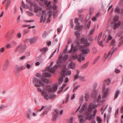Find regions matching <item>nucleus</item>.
<instances>
[{"label": "nucleus", "mask_w": 123, "mask_h": 123, "mask_svg": "<svg viewBox=\"0 0 123 123\" xmlns=\"http://www.w3.org/2000/svg\"><path fill=\"white\" fill-rule=\"evenodd\" d=\"M111 82V80L109 79H108L104 81L102 87V98H105L108 97V93L110 89L108 88L105 89V86L106 85H110Z\"/></svg>", "instance_id": "nucleus-1"}, {"label": "nucleus", "mask_w": 123, "mask_h": 123, "mask_svg": "<svg viewBox=\"0 0 123 123\" xmlns=\"http://www.w3.org/2000/svg\"><path fill=\"white\" fill-rule=\"evenodd\" d=\"M89 47L82 46L80 45L79 42L77 41V50L79 49L82 53L86 54H88L90 51Z\"/></svg>", "instance_id": "nucleus-2"}, {"label": "nucleus", "mask_w": 123, "mask_h": 123, "mask_svg": "<svg viewBox=\"0 0 123 123\" xmlns=\"http://www.w3.org/2000/svg\"><path fill=\"white\" fill-rule=\"evenodd\" d=\"M26 48L27 46L25 44H23L21 43L16 48L15 52H16L19 50L20 53H23L26 50Z\"/></svg>", "instance_id": "nucleus-3"}, {"label": "nucleus", "mask_w": 123, "mask_h": 123, "mask_svg": "<svg viewBox=\"0 0 123 123\" xmlns=\"http://www.w3.org/2000/svg\"><path fill=\"white\" fill-rule=\"evenodd\" d=\"M88 41L87 39H86L85 38L82 37L81 38L80 42L81 44H84L82 46H86V47H89L90 45V43H88Z\"/></svg>", "instance_id": "nucleus-4"}, {"label": "nucleus", "mask_w": 123, "mask_h": 123, "mask_svg": "<svg viewBox=\"0 0 123 123\" xmlns=\"http://www.w3.org/2000/svg\"><path fill=\"white\" fill-rule=\"evenodd\" d=\"M61 74L62 76H64L70 75L71 72L70 71L67 70H66L65 69H63L62 70Z\"/></svg>", "instance_id": "nucleus-5"}, {"label": "nucleus", "mask_w": 123, "mask_h": 123, "mask_svg": "<svg viewBox=\"0 0 123 123\" xmlns=\"http://www.w3.org/2000/svg\"><path fill=\"white\" fill-rule=\"evenodd\" d=\"M93 117L92 115L90 112H85V119L86 120H90L93 119Z\"/></svg>", "instance_id": "nucleus-6"}, {"label": "nucleus", "mask_w": 123, "mask_h": 123, "mask_svg": "<svg viewBox=\"0 0 123 123\" xmlns=\"http://www.w3.org/2000/svg\"><path fill=\"white\" fill-rule=\"evenodd\" d=\"M37 89L38 92H42V95L47 100L48 99V98H47L48 96V94L46 92L44 91H42V89L40 88H37Z\"/></svg>", "instance_id": "nucleus-7"}, {"label": "nucleus", "mask_w": 123, "mask_h": 123, "mask_svg": "<svg viewBox=\"0 0 123 123\" xmlns=\"http://www.w3.org/2000/svg\"><path fill=\"white\" fill-rule=\"evenodd\" d=\"M53 88H48L47 90L48 92H55L56 91L57 89L58 85L57 84H55L53 87Z\"/></svg>", "instance_id": "nucleus-8"}, {"label": "nucleus", "mask_w": 123, "mask_h": 123, "mask_svg": "<svg viewBox=\"0 0 123 123\" xmlns=\"http://www.w3.org/2000/svg\"><path fill=\"white\" fill-rule=\"evenodd\" d=\"M42 14L40 19V23H41L43 22V23H44L45 22V21L46 20V17L47 15L45 16L44 18L43 17V16L46 13V11L45 10H43L42 12Z\"/></svg>", "instance_id": "nucleus-9"}, {"label": "nucleus", "mask_w": 123, "mask_h": 123, "mask_svg": "<svg viewBox=\"0 0 123 123\" xmlns=\"http://www.w3.org/2000/svg\"><path fill=\"white\" fill-rule=\"evenodd\" d=\"M55 113H54L53 115L52 120L53 121H55L56 120L58 116L59 111L57 109H55Z\"/></svg>", "instance_id": "nucleus-10"}, {"label": "nucleus", "mask_w": 123, "mask_h": 123, "mask_svg": "<svg viewBox=\"0 0 123 123\" xmlns=\"http://www.w3.org/2000/svg\"><path fill=\"white\" fill-rule=\"evenodd\" d=\"M11 2V0H4L2 2V4L4 3H6L5 6V9H7L8 8Z\"/></svg>", "instance_id": "nucleus-11"}, {"label": "nucleus", "mask_w": 123, "mask_h": 123, "mask_svg": "<svg viewBox=\"0 0 123 123\" xmlns=\"http://www.w3.org/2000/svg\"><path fill=\"white\" fill-rule=\"evenodd\" d=\"M9 66L8 60H6L4 64L3 70H6Z\"/></svg>", "instance_id": "nucleus-12"}, {"label": "nucleus", "mask_w": 123, "mask_h": 123, "mask_svg": "<svg viewBox=\"0 0 123 123\" xmlns=\"http://www.w3.org/2000/svg\"><path fill=\"white\" fill-rule=\"evenodd\" d=\"M62 55L59 56L56 61V63L58 64L59 66L61 65L62 63L64 62L62 61Z\"/></svg>", "instance_id": "nucleus-13"}, {"label": "nucleus", "mask_w": 123, "mask_h": 123, "mask_svg": "<svg viewBox=\"0 0 123 123\" xmlns=\"http://www.w3.org/2000/svg\"><path fill=\"white\" fill-rule=\"evenodd\" d=\"M97 107V105H93L92 106V105L90 104L88 107L87 111H86V112L91 113L92 109L96 108Z\"/></svg>", "instance_id": "nucleus-14"}, {"label": "nucleus", "mask_w": 123, "mask_h": 123, "mask_svg": "<svg viewBox=\"0 0 123 123\" xmlns=\"http://www.w3.org/2000/svg\"><path fill=\"white\" fill-rule=\"evenodd\" d=\"M80 24H77V31H80L82 29L83 27V25L79 26ZM80 36V33L77 32V38H79Z\"/></svg>", "instance_id": "nucleus-15"}, {"label": "nucleus", "mask_w": 123, "mask_h": 123, "mask_svg": "<svg viewBox=\"0 0 123 123\" xmlns=\"http://www.w3.org/2000/svg\"><path fill=\"white\" fill-rule=\"evenodd\" d=\"M44 3L45 5L47 7L49 6V7H48V9L49 10L51 9L52 8V6H49L51 4V2L50 1H49L48 2L47 0H44Z\"/></svg>", "instance_id": "nucleus-16"}, {"label": "nucleus", "mask_w": 123, "mask_h": 123, "mask_svg": "<svg viewBox=\"0 0 123 123\" xmlns=\"http://www.w3.org/2000/svg\"><path fill=\"white\" fill-rule=\"evenodd\" d=\"M121 24H111L110 26L114 30H115L120 26Z\"/></svg>", "instance_id": "nucleus-17"}, {"label": "nucleus", "mask_w": 123, "mask_h": 123, "mask_svg": "<svg viewBox=\"0 0 123 123\" xmlns=\"http://www.w3.org/2000/svg\"><path fill=\"white\" fill-rule=\"evenodd\" d=\"M77 46V45H75V47L74 49V46L73 44H72L71 45V47L70 50L68 51V53H70L71 52H75L76 50H77V48H76V47Z\"/></svg>", "instance_id": "nucleus-18"}, {"label": "nucleus", "mask_w": 123, "mask_h": 123, "mask_svg": "<svg viewBox=\"0 0 123 123\" xmlns=\"http://www.w3.org/2000/svg\"><path fill=\"white\" fill-rule=\"evenodd\" d=\"M40 80H38V78L36 77H34L32 80V82L34 86L36 87V86H35L36 84H38V83L39 81Z\"/></svg>", "instance_id": "nucleus-19"}, {"label": "nucleus", "mask_w": 123, "mask_h": 123, "mask_svg": "<svg viewBox=\"0 0 123 123\" xmlns=\"http://www.w3.org/2000/svg\"><path fill=\"white\" fill-rule=\"evenodd\" d=\"M79 58L78 59L79 62L83 61L85 59L84 55L83 54H81L79 55Z\"/></svg>", "instance_id": "nucleus-20"}, {"label": "nucleus", "mask_w": 123, "mask_h": 123, "mask_svg": "<svg viewBox=\"0 0 123 123\" xmlns=\"http://www.w3.org/2000/svg\"><path fill=\"white\" fill-rule=\"evenodd\" d=\"M14 69L16 71V74L17 76H18L19 75L20 70L19 67L18 65H16L14 67Z\"/></svg>", "instance_id": "nucleus-21"}, {"label": "nucleus", "mask_w": 123, "mask_h": 123, "mask_svg": "<svg viewBox=\"0 0 123 123\" xmlns=\"http://www.w3.org/2000/svg\"><path fill=\"white\" fill-rule=\"evenodd\" d=\"M68 63V65L72 69H74L75 68V65L74 63L71 60Z\"/></svg>", "instance_id": "nucleus-22"}, {"label": "nucleus", "mask_w": 123, "mask_h": 123, "mask_svg": "<svg viewBox=\"0 0 123 123\" xmlns=\"http://www.w3.org/2000/svg\"><path fill=\"white\" fill-rule=\"evenodd\" d=\"M38 83L39 84H36L35 86H36V88L38 87H40L41 86L43 87L44 86L45 84L42 81L40 80L39 81Z\"/></svg>", "instance_id": "nucleus-23"}, {"label": "nucleus", "mask_w": 123, "mask_h": 123, "mask_svg": "<svg viewBox=\"0 0 123 123\" xmlns=\"http://www.w3.org/2000/svg\"><path fill=\"white\" fill-rule=\"evenodd\" d=\"M51 75V73L49 72L43 73L42 74V76L43 77H50Z\"/></svg>", "instance_id": "nucleus-24"}, {"label": "nucleus", "mask_w": 123, "mask_h": 123, "mask_svg": "<svg viewBox=\"0 0 123 123\" xmlns=\"http://www.w3.org/2000/svg\"><path fill=\"white\" fill-rule=\"evenodd\" d=\"M46 68L49 71L53 73L55 72L56 70V68H54V67L51 68L49 66H48Z\"/></svg>", "instance_id": "nucleus-25"}, {"label": "nucleus", "mask_w": 123, "mask_h": 123, "mask_svg": "<svg viewBox=\"0 0 123 123\" xmlns=\"http://www.w3.org/2000/svg\"><path fill=\"white\" fill-rule=\"evenodd\" d=\"M116 49H115L114 47H113L112 49V50L111 51H110L109 53L107 55V57H109L110 58L111 57V55L112 54L114 51L116 50Z\"/></svg>", "instance_id": "nucleus-26"}, {"label": "nucleus", "mask_w": 123, "mask_h": 123, "mask_svg": "<svg viewBox=\"0 0 123 123\" xmlns=\"http://www.w3.org/2000/svg\"><path fill=\"white\" fill-rule=\"evenodd\" d=\"M87 105L86 103H85L82 106L81 109L79 111L80 113L84 111L85 110L87 107Z\"/></svg>", "instance_id": "nucleus-27"}, {"label": "nucleus", "mask_w": 123, "mask_h": 123, "mask_svg": "<svg viewBox=\"0 0 123 123\" xmlns=\"http://www.w3.org/2000/svg\"><path fill=\"white\" fill-rule=\"evenodd\" d=\"M97 95V92L96 90H93V91L91 94L92 97L94 98V99H95Z\"/></svg>", "instance_id": "nucleus-28"}, {"label": "nucleus", "mask_w": 123, "mask_h": 123, "mask_svg": "<svg viewBox=\"0 0 123 123\" xmlns=\"http://www.w3.org/2000/svg\"><path fill=\"white\" fill-rule=\"evenodd\" d=\"M80 71L77 70V79H79L81 81H83L84 80V77L81 76L79 75L78 74L79 73Z\"/></svg>", "instance_id": "nucleus-29"}, {"label": "nucleus", "mask_w": 123, "mask_h": 123, "mask_svg": "<svg viewBox=\"0 0 123 123\" xmlns=\"http://www.w3.org/2000/svg\"><path fill=\"white\" fill-rule=\"evenodd\" d=\"M30 43L31 44L34 43L36 41V38L34 37L33 38H30L29 39Z\"/></svg>", "instance_id": "nucleus-30"}, {"label": "nucleus", "mask_w": 123, "mask_h": 123, "mask_svg": "<svg viewBox=\"0 0 123 123\" xmlns=\"http://www.w3.org/2000/svg\"><path fill=\"white\" fill-rule=\"evenodd\" d=\"M88 62H86V63L84 65H82L80 67V69L82 70L86 68L88 66Z\"/></svg>", "instance_id": "nucleus-31"}, {"label": "nucleus", "mask_w": 123, "mask_h": 123, "mask_svg": "<svg viewBox=\"0 0 123 123\" xmlns=\"http://www.w3.org/2000/svg\"><path fill=\"white\" fill-rule=\"evenodd\" d=\"M99 15V12H98L97 13L96 15L95 16L93 17L92 19V21H95L97 20V18L98 17Z\"/></svg>", "instance_id": "nucleus-32"}, {"label": "nucleus", "mask_w": 123, "mask_h": 123, "mask_svg": "<svg viewBox=\"0 0 123 123\" xmlns=\"http://www.w3.org/2000/svg\"><path fill=\"white\" fill-rule=\"evenodd\" d=\"M68 54H66L64 55L63 57L62 56V60L63 61L65 62L68 58Z\"/></svg>", "instance_id": "nucleus-33"}, {"label": "nucleus", "mask_w": 123, "mask_h": 123, "mask_svg": "<svg viewBox=\"0 0 123 123\" xmlns=\"http://www.w3.org/2000/svg\"><path fill=\"white\" fill-rule=\"evenodd\" d=\"M41 9L42 8L38 6L37 5V6H36L34 8V12L36 13L37 12Z\"/></svg>", "instance_id": "nucleus-34"}, {"label": "nucleus", "mask_w": 123, "mask_h": 123, "mask_svg": "<svg viewBox=\"0 0 123 123\" xmlns=\"http://www.w3.org/2000/svg\"><path fill=\"white\" fill-rule=\"evenodd\" d=\"M41 80H42L45 83L48 84L49 82V80L47 79L44 78H42Z\"/></svg>", "instance_id": "nucleus-35"}, {"label": "nucleus", "mask_w": 123, "mask_h": 123, "mask_svg": "<svg viewBox=\"0 0 123 123\" xmlns=\"http://www.w3.org/2000/svg\"><path fill=\"white\" fill-rule=\"evenodd\" d=\"M120 93V91L118 90H117L115 92V98H117L118 96V95Z\"/></svg>", "instance_id": "nucleus-36"}, {"label": "nucleus", "mask_w": 123, "mask_h": 123, "mask_svg": "<svg viewBox=\"0 0 123 123\" xmlns=\"http://www.w3.org/2000/svg\"><path fill=\"white\" fill-rule=\"evenodd\" d=\"M48 49L47 47H45L40 49V51L41 52H43L44 51L46 52L48 50Z\"/></svg>", "instance_id": "nucleus-37"}, {"label": "nucleus", "mask_w": 123, "mask_h": 123, "mask_svg": "<svg viewBox=\"0 0 123 123\" xmlns=\"http://www.w3.org/2000/svg\"><path fill=\"white\" fill-rule=\"evenodd\" d=\"M119 17L117 16H115L114 17V21L116 22L119 19Z\"/></svg>", "instance_id": "nucleus-38"}, {"label": "nucleus", "mask_w": 123, "mask_h": 123, "mask_svg": "<svg viewBox=\"0 0 123 123\" xmlns=\"http://www.w3.org/2000/svg\"><path fill=\"white\" fill-rule=\"evenodd\" d=\"M58 15V12L56 11H54L53 12V15L54 16V18H56Z\"/></svg>", "instance_id": "nucleus-39"}, {"label": "nucleus", "mask_w": 123, "mask_h": 123, "mask_svg": "<svg viewBox=\"0 0 123 123\" xmlns=\"http://www.w3.org/2000/svg\"><path fill=\"white\" fill-rule=\"evenodd\" d=\"M52 16L51 13H49L48 14V18H47V22H49L50 21V19L51 17Z\"/></svg>", "instance_id": "nucleus-40"}, {"label": "nucleus", "mask_w": 123, "mask_h": 123, "mask_svg": "<svg viewBox=\"0 0 123 123\" xmlns=\"http://www.w3.org/2000/svg\"><path fill=\"white\" fill-rule=\"evenodd\" d=\"M114 11L115 12H117L119 14L120 12L119 8V7L116 8Z\"/></svg>", "instance_id": "nucleus-41"}, {"label": "nucleus", "mask_w": 123, "mask_h": 123, "mask_svg": "<svg viewBox=\"0 0 123 123\" xmlns=\"http://www.w3.org/2000/svg\"><path fill=\"white\" fill-rule=\"evenodd\" d=\"M100 57V56H99L97 57L95 59V60L94 61L93 63V64L94 65L98 61V60L99 58Z\"/></svg>", "instance_id": "nucleus-42"}, {"label": "nucleus", "mask_w": 123, "mask_h": 123, "mask_svg": "<svg viewBox=\"0 0 123 123\" xmlns=\"http://www.w3.org/2000/svg\"><path fill=\"white\" fill-rule=\"evenodd\" d=\"M91 15L89 13L87 15L85 18V20L86 21H87L88 20L91 16Z\"/></svg>", "instance_id": "nucleus-43"}, {"label": "nucleus", "mask_w": 123, "mask_h": 123, "mask_svg": "<svg viewBox=\"0 0 123 123\" xmlns=\"http://www.w3.org/2000/svg\"><path fill=\"white\" fill-rule=\"evenodd\" d=\"M89 98V94L88 93H86L85 94V100L87 101Z\"/></svg>", "instance_id": "nucleus-44"}, {"label": "nucleus", "mask_w": 123, "mask_h": 123, "mask_svg": "<svg viewBox=\"0 0 123 123\" xmlns=\"http://www.w3.org/2000/svg\"><path fill=\"white\" fill-rule=\"evenodd\" d=\"M101 98V96L99 94V96H98V97L97 98V100L96 99V98L95 99H94V100H95L96 101V102L97 103H98L99 101L100 100Z\"/></svg>", "instance_id": "nucleus-45"}, {"label": "nucleus", "mask_w": 123, "mask_h": 123, "mask_svg": "<svg viewBox=\"0 0 123 123\" xmlns=\"http://www.w3.org/2000/svg\"><path fill=\"white\" fill-rule=\"evenodd\" d=\"M94 10V8L92 7H90L89 9V13L92 14V12H93Z\"/></svg>", "instance_id": "nucleus-46"}, {"label": "nucleus", "mask_w": 123, "mask_h": 123, "mask_svg": "<svg viewBox=\"0 0 123 123\" xmlns=\"http://www.w3.org/2000/svg\"><path fill=\"white\" fill-rule=\"evenodd\" d=\"M102 34V32H101L99 34L98 38V39L97 40L98 42L99 41L101 37Z\"/></svg>", "instance_id": "nucleus-47"}, {"label": "nucleus", "mask_w": 123, "mask_h": 123, "mask_svg": "<svg viewBox=\"0 0 123 123\" xmlns=\"http://www.w3.org/2000/svg\"><path fill=\"white\" fill-rule=\"evenodd\" d=\"M95 30V27H93L89 31V34H91L94 32Z\"/></svg>", "instance_id": "nucleus-48"}, {"label": "nucleus", "mask_w": 123, "mask_h": 123, "mask_svg": "<svg viewBox=\"0 0 123 123\" xmlns=\"http://www.w3.org/2000/svg\"><path fill=\"white\" fill-rule=\"evenodd\" d=\"M63 81V78L61 77H60L59 79V83L60 84L62 83Z\"/></svg>", "instance_id": "nucleus-49"}, {"label": "nucleus", "mask_w": 123, "mask_h": 123, "mask_svg": "<svg viewBox=\"0 0 123 123\" xmlns=\"http://www.w3.org/2000/svg\"><path fill=\"white\" fill-rule=\"evenodd\" d=\"M98 84L97 83H95L94 84L93 86V90H95V89L96 88Z\"/></svg>", "instance_id": "nucleus-50"}, {"label": "nucleus", "mask_w": 123, "mask_h": 123, "mask_svg": "<svg viewBox=\"0 0 123 123\" xmlns=\"http://www.w3.org/2000/svg\"><path fill=\"white\" fill-rule=\"evenodd\" d=\"M47 33L46 31H45L43 34L42 35V37L43 38H45L47 36Z\"/></svg>", "instance_id": "nucleus-51"}, {"label": "nucleus", "mask_w": 123, "mask_h": 123, "mask_svg": "<svg viewBox=\"0 0 123 123\" xmlns=\"http://www.w3.org/2000/svg\"><path fill=\"white\" fill-rule=\"evenodd\" d=\"M5 50V49L4 47H2L0 49V52L1 53H3Z\"/></svg>", "instance_id": "nucleus-52"}, {"label": "nucleus", "mask_w": 123, "mask_h": 123, "mask_svg": "<svg viewBox=\"0 0 123 123\" xmlns=\"http://www.w3.org/2000/svg\"><path fill=\"white\" fill-rule=\"evenodd\" d=\"M34 20H24V21L26 23H29V22H34Z\"/></svg>", "instance_id": "nucleus-53"}, {"label": "nucleus", "mask_w": 123, "mask_h": 123, "mask_svg": "<svg viewBox=\"0 0 123 123\" xmlns=\"http://www.w3.org/2000/svg\"><path fill=\"white\" fill-rule=\"evenodd\" d=\"M115 40L114 39H113L110 45L113 46L115 43Z\"/></svg>", "instance_id": "nucleus-54"}, {"label": "nucleus", "mask_w": 123, "mask_h": 123, "mask_svg": "<svg viewBox=\"0 0 123 123\" xmlns=\"http://www.w3.org/2000/svg\"><path fill=\"white\" fill-rule=\"evenodd\" d=\"M97 111L96 109L95 110L93 111V113L92 115L93 117H94H94L95 116Z\"/></svg>", "instance_id": "nucleus-55"}, {"label": "nucleus", "mask_w": 123, "mask_h": 123, "mask_svg": "<svg viewBox=\"0 0 123 123\" xmlns=\"http://www.w3.org/2000/svg\"><path fill=\"white\" fill-rule=\"evenodd\" d=\"M56 96V95L55 94H52L50 95V97L51 98L53 99L55 98Z\"/></svg>", "instance_id": "nucleus-56"}, {"label": "nucleus", "mask_w": 123, "mask_h": 123, "mask_svg": "<svg viewBox=\"0 0 123 123\" xmlns=\"http://www.w3.org/2000/svg\"><path fill=\"white\" fill-rule=\"evenodd\" d=\"M27 114H28L31 115L32 112L31 110V109H29L27 112Z\"/></svg>", "instance_id": "nucleus-57"}, {"label": "nucleus", "mask_w": 123, "mask_h": 123, "mask_svg": "<svg viewBox=\"0 0 123 123\" xmlns=\"http://www.w3.org/2000/svg\"><path fill=\"white\" fill-rule=\"evenodd\" d=\"M98 42L99 45L102 46V47H103V45L102 44L103 41H102L99 42Z\"/></svg>", "instance_id": "nucleus-58"}, {"label": "nucleus", "mask_w": 123, "mask_h": 123, "mask_svg": "<svg viewBox=\"0 0 123 123\" xmlns=\"http://www.w3.org/2000/svg\"><path fill=\"white\" fill-rule=\"evenodd\" d=\"M115 73L118 74L120 72V70L119 69H118L117 68H116L115 71Z\"/></svg>", "instance_id": "nucleus-59"}, {"label": "nucleus", "mask_w": 123, "mask_h": 123, "mask_svg": "<svg viewBox=\"0 0 123 123\" xmlns=\"http://www.w3.org/2000/svg\"><path fill=\"white\" fill-rule=\"evenodd\" d=\"M110 115H108L107 116L106 118L107 123H108V121L110 118Z\"/></svg>", "instance_id": "nucleus-60"}, {"label": "nucleus", "mask_w": 123, "mask_h": 123, "mask_svg": "<svg viewBox=\"0 0 123 123\" xmlns=\"http://www.w3.org/2000/svg\"><path fill=\"white\" fill-rule=\"evenodd\" d=\"M84 122V119L82 118L80 119V123H83Z\"/></svg>", "instance_id": "nucleus-61"}, {"label": "nucleus", "mask_w": 123, "mask_h": 123, "mask_svg": "<svg viewBox=\"0 0 123 123\" xmlns=\"http://www.w3.org/2000/svg\"><path fill=\"white\" fill-rule=\"evenodd\" d=\"M53 8L54 10H55L57 8L56 6L55 3H54V5H53Z\"/></svg>", "instance_id": "nucleus-62"}, {"label": "nucleus", "mask_w": 123, "mask_h": 123, "mask_svg": "<svg viewBox=\"0 0 123 123\" xmlns=\"http://www.w3.org/2000/svg\"><path fill=\"white\" fill-rule=\"evenodd\" d=\"M25 68H26L25 66H22L20 67V69L21 70H24L25 69Z\"/></svg>", "instance_id": "nucleus-63"}, {"label": "nucleus", "mask_w": 123, "mask_h": 123, "mask_svg": "<svg viewBox=\"0 0 123 123\" xmlns=\"http://www.w3.org/2000/svg\"><path fill=\"white\" fill-rule=\"evenodd\" d=\"M83 97H81L80 98V103L81 104V103L83 101Z\"/></svg>", "instance_id": "nucleus-64"}]
</instances>
